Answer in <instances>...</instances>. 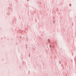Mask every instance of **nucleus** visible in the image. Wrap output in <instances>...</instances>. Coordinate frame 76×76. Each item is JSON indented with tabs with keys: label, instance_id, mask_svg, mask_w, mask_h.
I'll return each mask as SVG.
<instances>
[{
	"label": "nucleus",
	"instance_id": "obj_1",
	"mask_svg": "<svg viewBox=\"0 0 76 76\" xmlns=\"http://www.w3.org/2000/svg\"><path fill=\"white\" fill-rule=\"evenodd\" d=\"M50 48H51V46H50Z\"/></svg>",
	"mask_w": 76,
	"mask_h": 76
}]
</instances>
